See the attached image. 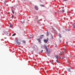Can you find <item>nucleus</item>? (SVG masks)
<instances>
[{"label": "nucleus", "mask_w": 75, "mask_h": 75, "mask_svg": "<svg viewBox=\"0 0 75 75\" xmlns=\"http://www.w3.org/2000/svg\"><path fill=\"white\" fill-rule=\"evenodd\" d=\"M16 42L18 44V45H20V44H21V42H18V40H16Z\"/></svg>", "instance_id": "f257e3e1"}, {"label": "nucleus", "mask_w": 75, "mask_h": 75, "mask_svg": "<svg viewBox=\"0 0 75 75\" xmlns=\"http://www.w3.org/2000/svg\"><path fill=\"white\" fill-rule=\"evenodd\" d=\"M35 8L36 10H38V6H35Z\"/></svg>", "instance_id": "f03ea898"}, {"label": "nucleus", "mask_w": 75, "mask_h": 75, "mask_svg": "<svg viewBox=\"0 0 75 75\" xmlns=\"http://www.w3.org/2000/svg\"><path fill=\"white\" fill-rule=\"evenodd\" d=\"M44 41L46 43H47V42L48 41V39H45L44 40Z\"/></svg>", "instance_id": "7ed1b4c3"}, {"label": "nucleus", "mask_w": 75, "mask_h": 75, "mask_svg": "<svg viewBox=\"0 0 75 75\" xmlns=\"http://www.w3.org/2000/svg\"><path fill=\"white\" fill-rule=\"evenodd\" d=\"M54 57L57 59H58V55H55Z\"/></svg>", "instance_id": "20e7f679"}, {"label": "nucleus", "mask_w": 75, "mask_h": 75, "mask_svg": "<svg viewBox=\"0 0 75 75\" xmlns=\"http://www.w3.org/2000/svg\"><path fill=\"white\" fill-rule=\"evenodd\" d=\"M37 40L39 42H41V40H40V39H37Z\"/></svg>", "instance_id": "39448f33"}, {"label": "nucleus", "mask_w": 75, "mask_h": 75, "mask_svg": "<svg viewBox=\"0 0 75 75\" xmlns=\"http://www.w3.org/2000/svg\"><path fill=\"white\" fill-rule=\"evenodd\" d=\"M47 54H50V51H48V49L47 50H46Z\"/></svg>", "instance_id": "423d86ee"}, {"label": "nucleus", "mask_w": 75, "mask_h": 75, "mask_svg": "<svg viewBox=\"0 0 75 75\" xmlns=\"http://www.w3.org/2000/svg\"><path fill=\"white\" fill-rule=\"evenodd\" d=\"M45 48L46 51H48V48H47V47L46 46V45H45Z\"/></svg>", "instance_id": "0eeeda50"}, {"label": "nucleus", "mask_w": 75, "mask_h": 75, "mask_svg": "<svg viewBox=\"0 0 75 75\" xmlns=\"http://www.w3.org/2000/svg\"><path fill=\"white\" fill-rule=\"evenodd\" d=\"M67 70L69 72H71V69L70 68H69L67 69Z\"/></svg>", "instance_id": "6e6552de"}, {"label": "nucleus", "mask_w": 75, "mask_h": 75, "mask_svg": "<svg viewBox=\"0 0 75 75\" xmlns=\"http://www.w3.org/2000/svg\"><path fill=\"white\" fill-rule=\"evenodd\" d=\"M13 27V25H12V24L10 23V27H11H11Z\"/></svg>", "instance_id": "1a4fd4ad"}, {"label": "nucleus", "mask_w": 75, "mask_h": 75, "mask_svg": "<svg viewBox=\"0 0 75 75\" xmlns=\"http://www.w3.org/2000/svg\"><path fill=\"white\" fill-rule=\"evenodd\" d=\"M40 6L42 7H45V6L44 5L42 4V5H40Z\"/></svg>", "instance_id": "9d476101"}, {"label": "nucleus", "mask_w": 75, "mask_h": 75, "mask_svg": "<svg viewBox=\"0 0 75 75\" xmlns=\"http://www.w3.org/2000/svg\"><path fill=\"white\" fill-rule=\"evenodd\" d=\"M62 12H63V13H64V12H65V10H64V9L62 10Z\"/></svg>", "instance_id": "9b49d317"}, {"label": "nucleus", "mask_w": 75, "mask_h": 75, "mask_svg": "<svg viewBox=\"0 0 75 75\" xmlns=\"http://www.w3.org/2000/svg\"><path fill=\"white\" fill-rule=\"evenodd\" d=\"M22 42L23 43H24V44H25V41L24 40H23Z\"/></svg>", "instance_id": "f8f14e48"}, {"label": "nucleus", "mask_w": 75, "mask_h": 75, "mask_svg": "<svg viewBox=\"0 0 75 75\" xmlns=\"http://www.w3.org/2000/svg\"><path fill=\"white\" fill-rule=\"evenodd\" d=\"M48 35H49V34L48 33V32H47V33L46 35L47 36H48Z\"/></svg>", "instance_id": "ddd939ff"}, {"label": "nucleus", "mask_w": 75, "mask_h": 75, "mask_svg": "<svg viewBox=\"0 0 75 75\" xmlns=\"http://www.w3.org/2000/svg\"><path fill=\"white\" fill-rule=\"evenodd\" d=\"M56 62H57V63H59V62L57 60Z\"/></svg>", "instance_id": "4468645a"}, {"label": "nucleus", "mask_w": 75, "mask_h": 75, "mask_svg": "<svg viewBox=\"0 0 75 75\" xmlns=\"http://www.w3.org/2000/svg\"><path fill=\"white\" fill-rule=\"evenodd\" d=\"M16 35V34L15 33V34H13L12 35V36H14Z\"/></svg>", "instance_id": "2eb2a0df"}, {"label": "nucleus", "mask_w": 75, "mask_h": 75, "mask_svg": "<svg viewBox=\"0 0 75 75\" xmlns=\"http://www.w3.org/2000/svg\"><path fill=\"white\" fill-rule=\"evenodd\" d=\"M59 37H60V38H61V37H62V36H61V35L60 34L59 35Z\"/></svg>", "instance_id": "dca6fc26"}, {"label": "nucleus", "mask_w": 75, "mask_h": 75, "mask_svg": "<svg viewBox=\"0 0 75 75\" xmlns=\"http://www.w3.org/2000/svg\"><path fill=\"white\" fill-rule=\"evenodd\" d=\"M6 3H7V2H6V1H5V2H4L5 5H6Z\"/></svg>", "instance_id": "f3484780"}, {"label": "nucleus", "mask_w": 75, "mask_h": 75, "mask_svg": "<svg viewBox=\"0 0 75 75\" xmlns=\"http://www.w3.org/2000/svg\"><path fill=\"white\" fill-rule=\"evenodd\" d=\"M12 13H13V14H14V11H13V10H12Z\"/></svg>", "instance_id": "a211bd4d"}, {"label": "nucleus", "mask_w": 75, "mask_h": 75, "mask_svg": "<svg viewBox=\"0 0 75 75\" xmlns=\"http://www.w3.org/2000/svg\"><path fill=\"white\" fill-rule=\"evenodd\" d=\"M51 63L52 64H53V61L52 60L51 62Z\"/></svg>", "instance_id": "6ab92c4d"}, {"label": "nucleus", "mask_w": 75, "mask_h": 75, "mask_svg": "<svg viewBox=\"0 0 75 75\" xmlns=\"http://www.w3.org/2000/svg\"><path fill=\"white\" fill-rule=\"evenodd\" d=\"M62 58L63 59H64V58H65V56H63V57H62Z\"/></svg>", "instance_id": "aec40b11"}, {"label": "nucleus", "mask_w": 75, "mask_h": 75, "mask_svg": "<svg viewBox=\"0 0 75 75\" xmlns=\"http://www.w3.org/2000/svg\"><path fill=\"white\" fill-rule=\"evenodd\" d=\"M14 18V16L13 15H12L11 17V18Z\"/></svg>", "instance_id": "412c9836"}, {"label": "nucleus", "mask_w": 75, "mask_h": 75, "mask_svg": "<svg viewBox=\"0 0 75 75\" xmlns=\"http://www.w3.org/2000/svg\"><path fill=\"white\" fill-rule=\"evenodd\" d=\"M63 52H62L61 53V54H60V55H62V54H63Z\"/></svg>", "instance_id": "4be33fe9"}, {"label": "nucleus", "mask_w": 75, "mask_h": 75, "mask_svg": "<svg viewBox=\"0 0 75 75\" xmlns=\"http://www.w3.org/2000/svg\"><path fill=\"white\" fill-rule=\"evenodd\" d=\"M51 37L52 39H53V38H54L53 37V36H52Z\"/></svg>", "instance_id": "5701e85b"}, {"label": "nucleus", "mask_w": 75, "mask_h": 75, "mask_svg": "<svg viewBox=\"0 0 75 75\" xmlns=\"http://www.w3.org/2000/svg\"><path fill=\"white\" fill-rule=\"evenodd\" d=\"M73 25V26H75V23H74V24Z\"/></svg>", "instance_id": "b1692460"}, {"label": "nucleus", "mask_w": 75, "mask_h": 75, "mask_svg": "<svg viewBox=\"0 0 75 75\" xmlns=\"http://www.w3.org/2000/svg\"><path fill=\"white\" fill-rule=\"evenodd\" d=\"M43 51V50H41V52L42 53Z\"/></svg>", "instance_id": "393cba45"}, {"label": "nucleus", "mask_w": 75, "mask_h": 75, "mask_svg": "<svg viewBox=\"0 0 75 75\" xmlns=\"http://www.w3.org/2000/svg\"><path fill=\"white\" fill-rule=\"evenodd\" d=\"M73 27H74V28H75V26H73Z\"/></svg>", "instance_id": "a878e982"}, {"label": "nucleus", "mask_w": 75, "mask_h": 75, "mask_svg": "<svg viewBox=\"0 0 75 75\" xmlns=\"http://www.w3.org/2000/svg\"><path fill=\"white\" fill-rule=\"evenodd\" d=\"M43 36H44V35H41V37H43Z\"/></svg>", "instance_id": "bb28decb"}, {"label": "nucleus", "mask_w": 75, "mask_h": 75, "mask_svg": "<svg viewBox=\"0 0 75 75\" xmlns=\"http://www.w3.org/2000/svg\"><path fill=\"white\" fill-rule=\"evenodd\" d=\"M64 52H65V51H66V50H64Z\"/></svg>", "instance_id": "cd10ccee"}, {"label": "nucleus", "mask_w": 75, "mask_h": 75, "mask_svg": "<svg viewBox=\"0 0 75 75\" xmlns=\"http://www.w3.org/2000/svg\"><path fill=\"white\" fill-rule=\"evenodd\" d=\"M64 1H67V0H64Z\"/></svg>", "instance_id": "c85d7f7f"}, {"label": "nucleus", "mask_w": 75, "mask_h": 75, "mask_svg": "<svg viewBox=\"0 0 75 75\" xmlns=\"http://www.w3.org/2000/svg\"><path fill=\"white\" fill-rule=\"evenodd\" d=\"M64 55H65V53L64 54Z\"/></svg>", "instance_id": "c756f323"}, {"label": "nucleus", "mask_w": 75, "mask_h": 75, "mask_svg": "<svg viewBox=\"0 0 75 75\" xmlns=\"http://www.w3.org/2000/svg\"><path fill=\"white\" fill-rule=\"evenodd\" d=\"M59 58L60 59H61V57H59Z\"/></svg>", "instance_id": "7c9ffc66"}, {"label": "nucleus", "mask_w": 75, "mask_h": 75, "mask_svg": "<svg viewBox=\"0 0 75 75\" xmlns=\"http://www.w3.org/2000/svg\"><path fill=\"white\" fill-rule=\"evenodd\" d=\"M24 0V1H25V0Z\"/></svg>", "instance_id": "2f4dec72"}, {"label": "nucleus", "mask_w": 75, "mask_h": 75, "mask_svg": "<svg viewBox=\"0 0 75 75\" xmlns=\"http://www.w3.org/2000/svg\"><path fill=\"white\" fill-rule=\"evenodd\" d=\"M56 47H57V46L56 45Z\"/></svg>", "instance_id": "473e14b6"}]
</instances>
